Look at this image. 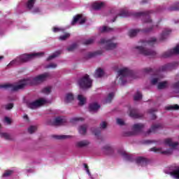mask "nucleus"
<instances>
[{
	"label": "nucleus",
	"mask_w": 179,
	"mask_h": 179,
	"mask_svg": "<svg viewBox=\"0 0 179 179\" xmlns=\"http://www.w3.org/2000/svg\"><path fill=\"white\" fill-rule=\"evenodd\" d=\"M42 93L44 94H50L51 93V87H46L42 90Z\"/></svg>",
	"instance_id": "nucleus-43"
},
{
	"label": "nucleus",
	"mask_w": 179,
	"mask_h": 179,
	"mask_svg": "<svg viewBox=\"0 0 179 179\" xmlns=\"http://www.w3.org/2000/svg\"><path fill=\"white\" fill-rule=\"evenodd\" d=\"M45 103L46 101L45 99H40L33 102L27 103V106L28 107V108H31V110H34L37 108V107H40V106L45 104Z\"/></svg>",
	"instance_id": "nucleus-6"
},
{
	"label": "nucleus",
	"mask_w": 179,
	"mask_h": 179,
	"mask_svg": "<svg viewBox=\"0 0 179 179\" xmlns=\"http://www.w3.org/2000/svg\"><path fill=\"white\" fill-rule=\"evenodd\" d=\"M99 108H100V105H99L97 103H90L89 106V110L90 112L97 111Z\"/></svg>",
	"instance_id": "nucleus-20"
},
{
	"label": "nucleus",
	"mask_w": 179,
	"mask_h": 179,
	"mask_svg": "<svg viewBox=\"0 0 179 179\" xmlns=\"http://www.w3.org/2000/svg\"><path fill=\"white\" fill-rule=\"evenodd\" d=\"M99 43L105 44V48L107 50H114L117 47V43H113V39L106 40V38H101Z\"/></svg>",
	"instance_id": "nucleus-7"
},
{
	"label": "nucleus",
	"mask_w": 179,
	"mask_h": 179,
	"mask_svg": "<svg viewBox=\"0 0 179 179\" xmlns=\"http://www.w3.org/2000/svg\"><path fill=\"white\" fill-rule=\"evenodd\" d=\"M104 6L103 2H95L92 4V8L94 9V10H100Z\"/></svg>",
	"instance_id": "nucleus-19"
},
{
	"label": "nucleus",
	"mask_w": 179,
	"mask_h": 179,
	"mask_svg": "<svg viewBox=\"0 0 179 179\" xmlns=\"http://www.w3.org/2000/svg\"><path fill=\"white\" fill-rule=\"evenodd\" d=\"M49 76L50 73H45L33 78L32 83L31 79H24L20 80L17 85L13 84L0 85V89H10L11 92H17V90L24 89V87L29 85H37V83H40V82H44Z\"/></svg>",
	"instance_id": "nucleus-1"
},
{
	"label": "nucleus",
	"mask_w": 179,
	"mask_h": 179,
	"mask_svg": "<svg viewBox=\"0 0 179 179\" xmlns=\"http://www.w3.org/2000/svg\"><path fill=\"white\" fill-rule=\"evenodd\" d=\"M136 162L137 164H139L140 166H146L148 164V159L143 157H139L136 158Z\"/></svg>",
	"instance_id": "nucleus-15"
},
{
	"label": "nucleus",
	"mask_w": 179,
	"mask_h": 179,
	"mask_svg": "<svg viewBox=\"0 0 179 179\" xmlns=\"http://www.w3.org/2000/svg\"><path fill=\"white\" fill-rule=\"evenodd\" d=\"M139 31V29H130L129 31V37H135V36H136Z\"/></svg>",
	"instance_id": "nucleus-32"
},
{
	"label": "nucleus",
	"mask_w": 179,
	"mask_h": 179,
	"mask_svg": "<svg viewBox=\"0 0 179 179\" xmlns=\"http://www.w3.org/2000/svg\"><path fill=\"white\" fill-rule=\"evenodd\" d=\"M135 16L136 17H144L145 20H143L144 23H150V27L145 28L142 30L143 33H150L152 30H153V24L152 23V19H150V11H143V12H138L134 14H132L131 13H129L128 10L127 8H123L120 10V13H119L117 16H115L112 22H114L115 20H117V17L118 16H120V17H128V16Z\"/></svg>",
	"instance_id": "nucleus-2"
},
{
	"label": "nucleus",
	"mask_w": 179,
	"mask_h": 179,
	"mask_svg": "<svg viewBox=\"0 0 179 179\" xmlns=\"http://www.w3.org/2000/svg\"><path fill=\"white\" fill-rule=\"evenodd\" d=\"M69 37H71V34L67 33L63 36H60L59 40H61L62 41H65V40H66V38H69Z\"/></svg>",
	"instance_id": "nucleus-44"
},
{
	"label": "nucleus",
	"mask_w": 179,
	"mask_h": 179,
	"mask_svg": "<svg viewBox=\"0 0 179 179\" xmlns=\"http://www.w3.org/2000/svg\"><path fill=\"white\" fill-rule=\"evenodd\" d=\"M78 100L80 101L78 103L79 106H85L86 103V98H85L83 95H78Z\"/></svg>",
	"instance_id": "nucleus-29"
},
{
	"label": "nucleus",
	"mask_w": 179,
	"mask_h": 179,
	"mask_svg": "<svg viewBox=\"0 0 179 179\" xmlns=\"http://www.w3.org/2000/svg\"><path fill=\"white\" fill-rule=\"evenodd\" d=\"M149 113L152 115V120H156V110L153 108L150 109Z\"/></svg>",
	"instance_id": "nucleus-45"
},
{
	"label": "nucleus",
	"mask_w": 179,
	"mask_h": 179,
	"mask_svg": "<svg viewBox=\"0 0 179 179\" xmlns=\"http://www.w3.org/2000/svg\"><path fill=\"white\" fill-rule=\"evenodd\" d=\"M141 99H142V94L141 93V92L137 91L136 94L134 96V100L135 101H138L141 100Z\"/></svg>",
	"instance_id": "nucleus-35"
},
{
	"label": "nucleus",
	"mask_w": 179,
	"mask_h": 179,
	"mask_svg": "<svg viewBox=\"0 0 179 179\" xmlns=\"http://www.w3.org/2000/svg\"><path fill=\"white\" fill-rule=\"evenodd\" d=\"M80 19H82V15H77L73 17V20L71 22V24L73 26L75 24H76V23H78V22H79V20H80Z\"/></svg>",
	"instance_id": "nucleus-34"
},
{
	"label": "nucleus",
	"mask_w": 179,
	"mask_h": 179,
	"mask_svg": "<svg viewBox=\"0 0 179 179\" xmlns=\"http://www.w3.org/2000/svg\"><path fill=\"white\" fill-rule=\"evenodd\" d=\"M119 76H131L132 75V71L129 70L128 68H124L118 71Z\"/></svg>",
	"instance_id": "nucleus-12"
},
{
	"label": "nucleus",
	"mask_w": 179,
	"mask_h": 179,
	"mask_svg": "<svg viewBox=\"0 0 179 179\" xmlns=\"http://www.w3.org/2000/svg\"><path fill=\"white\" fill-rule=\"evenodd\" d=\"M136 50H138L140 54L142 55L149 56V55H156V52L151 50H148L143 46L136 47Z\"/></svg>",
	"instance_id": "nucleus-8"
},
{
	"label": "nucleus",
	"mask_w": 179,
	"mask_h": 179,
	"mask_svg": "<svg viewBox=\"0 0 179 179\" xmlns=\"http://www.w3.org/2000/svg\"><path fill=\"white\" fill-rule=\"evenodd\" d=\"M60 54L61 52L59 51L55 52V53H53L48 57L47 61H51V59L57 58V57H59Z\"/></svg>",
	"instance_id": "nucleus-33"
},
{
	"label": "nucleus",
	"mask_w": 179,
	"mask_h": 179,
	"mask_svg": "<svg viewBox=\"0 0 179 179\" xmlns=\"http://www.w3.org/2000/svg\"><path fill=\"white\" fill-rule=\"evenodd\" d=\"M13 107V103H10L5 106L6 110H12Z\"/></svg>",
	"instance_id": "nucleus-52"
},
{
	"label": "nucleus",
	"mask_w": 179,
	"mask_h": 179,
	"mask_svg": "<svg viewBox=\"0 0 179 179\" xmlns=\"http://www.w3.org/2000/svg\"><path fill=\"white\" fill-rule=\"evenodd\" d=\"M76 48H78V44L73 43L69 48H67V51H73V50H76Z\"/></svg>",
	"instance_id": "nucleus-46"
},
{
	"label": "nucleus",
	"mask_w": 179,
	"mask_h": 179,
	"mask_svg": "<svg viewBox=\"0 0 179 179\" xmlns=\"http://www.w3.org/2000/svg\"><path fill=\"white\" fill-rule=\"evenodd\" d=\"M171 176L176 179H179V169L171 172Z\"/></svg>",
	"instance_id": "nucleus-37"
},
{
	"label": "nucleus",
	"mask_w": 179,
	"mask_h": 179,
	"mask_svg": "<svg viewBox=\"0 0 179 179\" xmlns=\"http://www.w3.org/2000/svg\"><path fill=\"white\" fill-rule=\"evenodd\" d=\"M5 121L6 122H7L8 124H10V119L8 117H5Z\"/></svg>",
	"instance_id": "nucleus-61"
},
{
	"label": "nucleus",
	"mask_w": 179,
	"mask_h": 179,
	"mask_svg": "<svg viewBox=\"0 0 179 179\" xmlns=\"http://www.w3.org/2000/svg\"><path fill=\"white\" fill-rule=\"evenodd\" d=\"M75 96H73V94L68 93L66 94L65 102L66 103H71L73 101Z\"/></svg>",
	"instance_id": "nucleus-23"
},
{
	"label": "nucleus",
	"mask_w": 179,
	"mask_h": 179,
	"mask_svg": "<svg viewBox=\"0 0 179 179\" xmlns=\"http://www.w3.org/2000/svg\"><path fill=\"white\" fill-rule=\"evenodd\" d=\"M37 131V127L36 126H30L28 128V132L29 134H34Z\"/></svg>",
	"instance_id": "nucleus-42"
},
{
	"label": "nucleus",
	"mask_w": 179,
	"mask_h": 179,
	"mask_svg": "<svg viewBox=\"0 0 179 179\" xmlns=\"http://www.w3.org/2000/svg\"><path fill=\"white\" fill-rule=\"evenodd\" d=\"M111 30H113L112 28H110L108 27H103L101 30V33H106V31H111Z\"/></svg>",
	"instance_id": "nucleus-49"
},
{
	"label": "nucleus",
	"mask_w": 179,
	"mask_h": 179,
	"mask_svg": "<svg viewBox=\"0 0 179 179\" xmlns=\"http://www.w3.org/2000/svg\"><path fill=\"white\" fill-rule=\"evenodd\" d=\"M117 124L118 125H125V122H124V120H122V119H120V118L117 119Z\"/></svg>",
	"instance_id": "nucleus-53"
},
{
	"label": "nucleus",
	"mask_w": 179,
	"mask_h": 179,
	"mask_svg": "<svg viewBox=\"0 0 179 179\" xmlns=\"http://www.w3.org/2000/svg\"><path fill=\"white\" fill-rule=\"evenodd\" d=\"M129 116L131 117V118H142L143 114L139 113L138 109L129 108Z\"/></svg>",
	"instance_id": "nucleus-10"
},
{
	"label": "nucleus",
	"mask_w": 179,
	"mask_h": 179,
	"mask_svg": "<svg viewBox=\"0 0 179 179\" xmlns=\"http://www.w3.org/2000/svg\"><path fill=\"white\" fill-rule=\"evenodd\" d=\"M53 31H54V33H58V31H61V29L59 27H54Z\"/></svg>",
	"instance_id": "nucleus-59"
},
{
	"label": "nucleus",
	"mask_w": 179,
	"mask_h": 179,
	"mask_svg": "<svg viewBox=\"0 0 179 179\" xmlns=\"http://www.w3.org/2000/svg\"><path fill=\"white\" fill-rule=\"evenodd\" d=\"M161 153H162V155H166V156L172 155L173 154V148H169L166 150L162 151Z\"/></svg>",
	"instance_id": "nucleus-40"
},
{
	"label": "nucleus",
	"mask_w": 179,
	"mask_h": 179,
	"mask_svg": "<svg viewBox=\"0 0 179 179\" xmlns=\"http://www.w3.org/2000/svg\"><path fill=\"white\" fill-rule=\"evenodd\" d=\"M103 150L104 153H106V155H111V153H113V148H111V146L108 145L103 147Z\"/></svg>",
	"instance_id": "nucleus-24"
},
{
	"label": "nucleus",
	"mask_w": 179,
	"mask_h": 179,
	"mask_svg": "<svg viewBox=\"0 0 179 179\" xmlns=\"http://www.w3.org/2000/svg\"><path fill=\"white\" fill-rule=\"evenodd\" d=\"M176 54H179V45H177L172 50H170L162 55L164 58H169V57H172V55H175Z\"/></svg>",
	"instance_id": "nucleus-9"
},
{
	"label": "nucleus",
	"mask_w": 179,
	"mask_h": 179,
	"mask_svg": "<svg viewBox=\"0 0 179 179\" xmlns=\"http://www.w3.org/2000/svg\"><path fill=\"white\" fill-rule=\"evenodd\" d=\"M145 125L143 124H135L133 126V131H134L135 134H138V132H142V129H143V127Z\"/></svg>",
	"instance_id": "nucleus-16"
},
{
	"label": "nucleus",
	"mask_w": 179,
	"mask_h": 179,
	"mask_svg": "<svg viewBox=\"0 0 179 179\" xmlns=\"http://www.w3.org/2000/svg\"><path fill=\"white\" fill-rule=\"evenodd\" d=\"M84 167L86 169L87 174H90V171L89 170V166H87V164H84Z\"/></svg>",
	"instance_id": "nucleus-57"
},
{
	"label": "nucleus",
	"mask_w": 179,
	"mask_h": 179,
	"mask_svg": "<svg viewBox=\"0 0 179 179\" xmlns=\"http://www.w3.org/2000/svg\"><path fill=\"white\" fill-rule=\"evenodd\" d=\"M97 54H101V52L100 51H97V52H96L95 53L92 54V55H91V57H94V55H97Z\"/></svg>",
	"instance_id": "nucleus-64"
},
{
	"label": "nucleus",
	"mask_w": 179,
	"mask_h": 179,
	"mask_svg": "<svg viewBox=\"0 0 179 179\" xmlns=\"http://www.w3.org/2000/svg\"><path fill=\"white\" fill-rule=\"evenodd\" d=\"M163 128V124H162V123H158L157 124V129H160Z\"/></svg>",
	"instance_id": "nucleus-63"
},
{
	"label": "nucleus",
	"mask_w": 179,
	"mask_h": 179,
	"mask_svg": "<svg viewBox=\"0 0 179 179\" xmlns=\"http://www.w3.org/2000/svg\"><path fill=\"white\" fill-rule=\"evenodd\" d=\"M170 10H179V3L177 6L171 7Z\"/></svg>",
	"instance_id": "nucleus-55"
},
{
	"label": "nucleus",
	"mask_w": 179,
	"mask_h": 179,
	"mask_svg": "<svg viewBox=\"0 0 179 179\" xmlns=\"http://www.w3.org/2000/svg\"><path fill=\"white\" fill-rule=\"evenodd\" d=\"M118 154L123 156V157H124V159L126 160H128L129 162H132V155L128 154V152H127L122 150H119Z\"/></svg>",
	"instance_id": "nucleus-14"
},
{
	"label": "nucleus",
	"mask_w": 179,
	"mask_h": 179,
	"mask_svg": "<svg viewBox=\"0 0 179 179\" xmlns=\"http://www.w3.org/2000/svg\"><path fill=\"white\" fill-rule=\"evenodd\" d=\"M173 87V89H176V90H178V92H179V81L178 83H174Z\"/></svg>",
	"instance_id": "nucleus-56"
},
{
	"label": "nucleus",
	"mask_w": 179,
	"mask_h": 179,
	"mask_svg": "<svg viewBox=\"0 0 179 179\" xmlns=\"http://www.w3.org/2000/svg\"><path fill=\"white\" fill-rule=\"evenodd\" d=\"M1 137L6 139V141H12V137L8 133H1Z\"/></svg>",
	"instance_id": "nucleus-38"
},
{
	"label": "nucleus",
	"mask_w": 179,
	"mask_h": 179,
	"mask_svg": "<svg viewBox=\"0 0 179 179\" xmlns=\"http://www.w3.org/2000/svg\"><path fill=\"white\" fill-rule=\"evenodd\" d=\"M78 83L81 89H89V87H92L93 80L90 79L89 75L85 74L78 80Z\"/></svg>",
	"instance_id": "nucleus-4"
},
{
	"label": "nucleus",
	"mask_w": 179,
	"mask_h": 179,
	"mask_svg": "<svg viewBox=\"0 0 179 179\" xmlns=\"http://www.w3.org/2000/svg\"><path fill=\"white\" fill-rule=\"evenodd\" d=\"M46 68L48 69L50 68L55 69L57 68V64L50 63V64L46 66Z\"/></svg>",
	"instance_id": "nucleus-51"
},
{
	"label": "nucleus",
	"mask_w": 179,
	"mask_h": 179,
	"mask_svg": "<svg viewBox=\"0 0 179 179\" xmlns=\"http://www.w3.org/2000/svg\"><path fill=\"white\" fill-rule=\"evenodd\" d=\"M179 109V106L178 104L171 105L166 107V110L168 111L177 110Z\"/></svg>",
	"instance_id": "nucleus-30"
},
{
	"label": "nucleus",
	"mask_w": 179,
	"mask_h": 179,
	"mask_svg": "<svg viewBox=\"0 0 179 179\" xmlns=\"http://www.w3.org/2000/svg\"><path fill=\"white\" fill-rule=\"evenodd\" d=\"M78 132L80 135H86V132H87V125L83 124L79 127Z\"/></svg>",
	"instance_id": "nucleus-21"
},
{
	"label": "nucleus",
	"mask_w": 179,
	"mask_h": 179,
	"mask_svg": "<svg viewBox=\"0 0 179 179\" xmlns=\"http://www.w3.org/2000/svg\"><path fill=\"white\" fill-rule=\"evenodd\" d=\"M104 75V71L101 68L97 69L94 75V78H101Z\"/></svg>",
	"instance_id": "nucleus-25"
},
{
	"label": "nucleus",
	"mask_w": 179,
	"mask_h": 179,
	"mask_svg": "<svg viewBox=\"0 0 179 179\" xmlns=\"http://www.w3.org/2000/svg\"><path fill=\"white\" fill-rule=\"evenodd\" d=\"M41 55H44V52H37L32 54H22L17 57L14 60H12L8 64V66H11L12 65H22V64H26L34 59L36 57H41Z\"/></svg>",
	"instance_id": "nucleus-3"
},
{
	"label": "nucleus",
	"mask_w": 179,
	"mask_h": 179,
	"mask_svg": "<svg viewBox=\"0 0 179 179\" xmlns=\"http://www.w3.org/2000/svg\"><path fill=\"white\" fill-rule=\"evenodd\" d=\"M164 142L166 145H169L170 148H176V146H178V142L173 143V140H171V138H166Z\"/></svg>",
	"instance_id": "nucleus-18"
},
{
	"label": "nucleus",
	"mask_w": 179,
	"mask_h": 179,
	"mask_svg": "<svg viewBox=\"0 0 179 179\" xmlns=\"http://www.w3.org/2000/svg\"><path fill=\"white\" fill-rule=\"evenodd\" d=\"M13 173V171H6L5 173L3 174V177H9V176H11V174Z\"/></svg>",
	"instance_id": "nucleus-48"
},
{
	"label": "nucleus",
	"mask_w": 179,
	"mask_h": 179,
	"mask_svg": "<svg viewBox=\"0 0 179 179\" xmlns=\"http://www.w3.org/2000/svg\"><path fill=\"white\" fill-rule=\"evenodd\" d=\"M157 39L156 38H150L148 41H142L141 43L144 47L146 45H155Z\"/></svg>",
	"instance_id": "nucleus-13"
},
{
	"label": "nucleus",
	"mask_w": 179,
	"mask_h": 179,
	"mask_svg": "<svg viewBox=\"0 0 179 179\" xmlns=\"http://www.w3.org/2000/svg\"><path fill=\"white\" fill-rule=\"evenodd\" d=\"M143 71L144 73L151 75V85H157V70L152 68H145Z\"/></svg>",
	"instance_id": "nucleus-5"
},
{
	"label": "nucleus",
	"mask_w": 179,
	"mask_h": 179,
	"mask_svg": "<svg viewBox=\"0 0 179 179\" xmlns=\"http://www.w3.org/2000/svg\"><path fill=\"white\" fill-rule=\"evenodd\" d=\"M36 2V0H29L27 3V8L28 9H33V6H34V3Z\"/></svg>",
	"instance_id": "nucleus-36"
},
{
	"label": "nucleus",
	"mask_w": 179,
	"mask_h": 179,
	"mask_svg": "<svg viewBox=\"0 0 179 179\" xmlns=\"http://www.w3.org/2000/svg\"><path fill=\"white\" fill-rule=\"evenodd\" d=\"M85 22H86V19L85 18H83L80 21V24H83L84 23H85Z\"/></svg>",
	"instance_id": "nucleus-62"
},
{
	"label": "nucleus",
	"mask_w": 179,
	"mask_h": 179,
	"mask_svg": "<svg viewBox=\"0 0 179 179\" xmlns=\"http://www.w3.org/2000/svg\"><path fill=\"white\" fill-rule=\"evenodd\" d=\"M171 34V29H165L163 30L162 33L159 36V41H164Z\"/></svg>",
	"instance_id": "nucleus-11"
},
{
	"label": "nucleus",
	"mask_w": 179,
	"mask_h": 179,
	"mask_svg": "<svg viewBox=\"0 0 179 179\" xmlns=\"http://www.w3.org/2000/svg\"><path fill=\"white\" fill-rule=\"evenodd\" d=\"M90 144V143L87 140H84L82 141H79L77 143V146H78V148H85V146H87Z\"/></svg>",
	"instance_id": "nucleus-28"
},
{
	"label": "nucleus",
	"mask_w": 179,
	"mask_h": 179,
	"mask_svg": "<svg viewBox=\"0 0 179 179\" xmlns=\"http://www.w3.org/2000/svg\"><path fill=\"white\" fill-rule=\"evenodd\" d=\"M65 122H66V120L62 119L61 117H56L54 121L55 125H63Z\"/></svg>",
	"instance_id": "nucleus-22"
},
{
	"label": "nucleus",
	"mask_w": 179,
	"mask_h": 179,
	"mask_svg": "<svg viewBox=\"0 0 179 179\" xmlns=\"http://www.w3.org/2000/svg\"><path fill=\"white\" fill-rule=\"evenodd\" d=\"M114 92L109 93L107 98L105 99V104H107L108 103H111V101H113V99H114Z\"/></svg>",
	"instance_id": "nucleus-27"
},
{
	"label": "nucleus",
	"mask_w": 179,
	"mask_h": 179,
	"mask_svg": "<svg viewBox=\"0 0 179 179\" xmlns=\"http://www.w3.org/2000/svg\"><path fill=\"white\" fill-rule=\"evenodd\" d=\"M91 131H92V134H94V135H95V136H99L100 134H101L100 129L92 128Z\"/></svg>",
	"instance_id": "nucleus-39"
},
{
	"label": "nucleus",
	"mask_w": 179,
	"mask_h": 179,
	"mask_svg": "<svg viewBox=\"0 0 179 179\" xmlns=\"http://www.w3.org/2000/svg\"><path fill=\"white\" fill-rule=\"evenodd\" d=\"M96 41V38L92 37L91 38L87 39L85 41L83 42L84 45H90V44H93Z\"/></svg>",
	"instance_id": "nucleus-31"
},
{
	"label": "nucleus",
	"mask_w": 179,
	"mask_h": 179,
	"mask_svg": "<svg viewBox=\"0 0 179 179\" xmlns=\"http://www.w3.org/2000/svg\"><path fill=\"white\" fill-rule=\"evenodd\" d=\"M70 137L71 136H66V135L53 136V138H55V139H58V140L66 139L67 138H70Z\"/></svg>",
	"instance_id": "nucleus-41"
},
{
	"label": "nucleus",
	"mask_w": 179,
	"mask_h": 179,
	"mask_svg": "<svg viewBox=\"0 0 179 179\" xmlns=\"http://www.w3.org/2000/svg\"><path fill=\"white\" fill-rule=\"evenodd\" d=\"M99 125L101 129H106L107 128V122H102Z\"/></svg>",
	"instance_id": "nucleus-50"
},
{
	"label": "nucleus",
	"mask_w": 179,
	"mask_h": 179,
	"mask_svg": "<svg viewBox=\"0 0 179 179\" xmlns=\"http://www.w3.org/2000/svg\"><path fill=\"white\" fill-rule=\"evenodd\" d=\"M168 87H169V82L167 81L157 83V89L159 90H163V89H167Z\"/></svg>",
	"instance_id": "nucleus-17"
},
{
	"label": "nucleus",
	"mask_w": 179,
	"mask_h": 179,
	"mask_svg": "<svg viewBox=\"0 0 179 179\" xmlns=\"http://www.w3.org/2000/svg\"><path fill=\"white\" fill-rule=\"evenodd\" d=\"M156 129H157V124H153L148 130V134H152V132H155Z\"/></svg>",
	"instance_id": "nucleus-47"
},
{
	"label": "nucleus",
	"mask_w": 179,
	"mask_h": 179,
	"mask_svg": "<svg viewBox=\"0 0 179 179\" xmlns=\"http://www.w3.org/2000/svg\"><path fill=\"white\" fill-rule=\"evenodd\" d=\"M170 69V64H165L159 67L157 72H166V71H169Z\"/></svg>",
	"instance_id": "nucleus-26"
},
{
	"label": "nucleus",
	"mask_w": 179,
	"mask_h": 179,
	"mask_svg": "<svg viewBox=\"0 0 179 179\" xmlns=\"http://www.w3.org/2000/svg\"><path fill=\"white\" fill-rule=\"evenodd\" d=\"M155 142H156V141H152V140H146L145 141V143H146L147 145H150V143H155Z\"/></svg>",
	"instance_id": "nucleus-58"
},
{
	"label": "nucleus",
	"mask_w": 179,
	"mask_h": 179,
	"mask_svg": "<svg viewBox=\"0 0 179 179\" xmlns=\"http://www.w3.org/2000/svg\"><path fill=\"white\" fill-rule=\"evenodd\" d=\"M150 152H157V148L154 147V148H150Z\"/></svg>",
	"instance_id": "nucleus-60"
},
{
	"label": "nucleus",
	"mask_w": 179,
	"mask_h": 179,
	"mask_svg": "<svg viewBox=\"0 0 179 179\" xmlns=\"http://www.w3.org/2000/svg\"><path fill=\"white\" fill-rule=\"evenodd\" d=\"M83 120L84 119L82 117H74V118L71 119V121H72V122H75L76 121H83Z\"/></svg>",
	"instance_id": "nucleus-54"
}]
</instances>
